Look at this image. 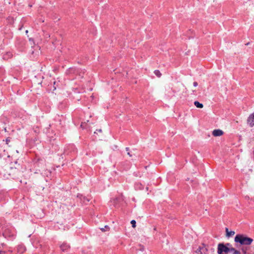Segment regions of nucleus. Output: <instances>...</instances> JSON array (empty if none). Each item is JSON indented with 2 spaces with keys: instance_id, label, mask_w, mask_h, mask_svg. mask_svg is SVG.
I'll return each instance as SVG.
<instances>
[{
  "instance_id": "obj_1",
  "label": "nucleus",
  "mask_w": 254,
  "mask_h": 254,
  "mask_svg": "<svg viewBox=\"0 0 254 254\" xmlns=\"http://www.w3.org/2000/svg\"><path fill=\"white\" fill-rule=\"evenodd\" d=\"M20 172V166L16 162L11 163L4 171V176L7 179H15Z\"/></svg>"
},
{
  "instance_id": "obj_2",
  "label": "nucleus",
  "mask_w": 254,
  "mask_h": 254,
  "mask_svg": "<svg viewBox=\"0 0 254 254\" xmlns=\"http://www.w3.org/2000/svg\"><path fill=\"white\" fill-rule=\"evenodd\" d=\"M235 242L241 245H250L253 242V239L244 235L238 234L235 238Z\"/></svg>"
},
{
  "instance_id": "obj_3",
  "label": "nucleus",
  "mask_w": 254,
  "mask_h": 254,
  "mask_svg": "<svg viewBox=\"0 0 254 254\" xmlns=\"http://www.w3.org/2000/svg\"><path fill=\"white\" fill-rule=\"evenodd\" d=\"M230 248L223 243H219L218 245L217 253L218 254H228L230 252Z\"/></svg>"
},
{
  "instance_id": "obj_4",
  "label": "nucleus",
  "mask_w": 254,
  "mask_h": 254,
  "mask_svg": "<svg viewBox=\"0 0 254 254\" xmlns=\"http://www.w3.org/2000/svg\"><path fill=\"white\" fill-rule=\"evenodd\" d=\"M207 251V248L206 247L205 245L202 244L201 246L198 247L195 252L197 254H206Z\"/></svg>"
},
{
  "instance_id": "obj_5",
  "label": "nucleus",
  "mask_w": 254,
  "mask_h": 254,
  "mask_svg": "<svg viewBox=\"0 0 254 254\" xmlns=\"http://www.w3.org/2000/svg\"><path fill=\"white\" fill-rule=\"evenodd\" d=\"M247 123L250 127L254 126V112L250 115L247 120Z\"/></svg>"
},
{
  "instance_id": "obj_6",
  "label": "nucleus",
  "mask_w": 254,
  "mask_h": 254,
  "mask_svg": "<svg viewBox=\"0 0 254 254\" xmlns=\"http://www.w3.org/2000/svg\"><path fill=\"white\" fill-rule=\"evenodd\" d=\"M223 133L224 132L220 129H214L212 133L214 136H220L222 135Z\"/></svg>"
},
{
  "instance_id": "obj_7",
  "label": "nucleus",
  "mask_w": 254,
  "mask_h": 254,
  "mask_svg": "<svg viewBox=\"0 0 254 254\" xmlns=\"http://www.w3.org/2000/svg\"><path fill=\"white\" fill-rule=\"evenodd\" d=\"M226 236L230 237L235 234V232L233 231H229L228 228H226Z\"/></svg>"
},
{
  "instance_id": "obj_8",
  "label": "nucleus",
  "mask_w": 254,
  "mask_h": 254,
  "mask_svg": "<svg viewBox=\"0 0 254 254\" xmlns=\"http://www.w3.org/2000/svg\"><path fill=\"white\" fill-rule=\"evenodd\" d=\"M69 248V246L66 244H63L61 246V249L63 252L67 251Z\"/></svg>"
},
{
  "instance_id": "obj_9",
  "label": "nucleus",
  "mask_w": 254,
  "mask_h": 254,
  "mask_svg": "<svg viewBox=\"0 0 254 254\" xmlns=\"http://www.w3.org/2000/svg\"><path fill=\"white\" fill-rule=\"evenodd\" d=\"M12 56L11 53L7 52L5 54H4L3 56V58L4 60H8L9 58H11Z\"/></svg>"
},
{
  "instance_id": "obj_10",
  "label": "nucleus",
  "mask_w": 254,
  "mask_h": 254,
  "mask_svg": "<svg viewBox=\"0 0 254 254\" xmlns=\"http://www.w3.org/2000/svg\"><path fill=\"white\" fill-rule=\"evenodd\" d=\"M194 104L197 108H202L203 107V105L202 103H200L199 102L196 101L194 102Z\"/></svg>"
},
{
  "instance_id": "obj_11",
  "label": "nucleus",
  "mask_w": 254,
  "mask_h": 254,
  "mask_svg": "<svg viewBox=\"0 0 254 254\" xmlns=\"http://www.w3.org/2000/svg\"><path fill=\"white\" fill-rule=\"evenodd\" d=\"M110 228L108 225H105L104 228H101L100 230L102 232H106V231H109L110 230Z\"/></svg>"
},
{
  "instance_id": "obj_12",
  "label": "nucleus",
  "mask_w": 254,
  "mask_h": 254,
  "mask_svg": "<svg viewBox=\"0 0 254 254\" xmlns=\"http://www.w3.org/2000/svg\"><path fill=\"white\" fill-rule=\"evenodd\" d=\"M230 252H233V254H241V253L240 251L236 250L233 248H230Z\"/></svg>"
},
{
  "instance_id": "obj_13",
  "label": "nucleus",
  "mask_w": 254,
  "mask_h": 254,
  "mask_svg": "<svg viewBox=\"0 0 254 254\" xmlns=\"http://www.w3.org/2000/svg\"><path fill=\"white\" fill-rule=\"evenodd\" d=\"M154 73L158 77H160L162 75L161 73L159 70H155Z\"/></svg>"
},
{
  "instance_id": "obj_14",
  "label": "nucleus",
  "mask_w": 254,
  "mask_h": 254,
  "mask_svg": "<svg viewBox=\"0 0 254 254\" xmlns=\"http://www.w3.org/2000/svg\"><path fill=\"white\" fill-rule=\"evenodd\" d=\"M130 223L131 224L133 228H135L136 227V221L134 220H131Z\"/></svg>"
},
{
  "instance_id": "obj_15",
  "label": "nucleus",
  "mask_w": 254,
  "mask_h": 254,
  "mask_svg": "<svg viewBox=\"0 0 254 254\" xmlns=\"http://www.w3.org/2000/svg\"><path fill=\"white\" fill-rule=\"evenodd\" d=\"M126 151H127V155H128L129 156L131 157V156H132V155H131V154L130 153V152H129V148L128 147H126Z\"/></svg>"
},
{
  "instance_id": "obj_16",
  "label": "nucleus",
  "mask_w": 254,
  "mask_h": 254,
  "mask_svg": "<svg viewBox=\"0 0 254 254\" xmlns=\"http://www.w3.org/2000/svg\"><path fill=\"white\" fill-rule=\"evenodd\" d=\"M10 139H11V138H10V137H7V138H6V139H5V142H6V144H7V145H8V143L10 142Z\"/></svg>"
},
{
  "instance_id": "obj_17",
  "label": "nucleus",
  "mask_w": 254,
  "mask_h": 254,
  "mask_svg": "<svg viewBox=\"0 0 254 254\" xmlns=\"http://www.w3.org/2000/svg\"><path fill=\"white\" fill-rule=\"evenodd\" d=\"M193 85L194 87H196L198 85V83L197 82H194Z\"/></svg>"
},
{
  "instance_id": "obj_18",
  "label": "nucleus",
  "mask_w": 254,
  "mask_h": 254,
  "mask_svg": "<svg viewBox=\"0 0 254 254\" xmlns=\"http://www.w3.org/2000/svg\"><path fill=\"white\" fill-rule=\"evenodd\" d=\"M225 245L228 246L229 248H230V247L231 246V244L230 243H227L226 244H225Z\"/></svg>"
},
{
  "instance_id": "obj_19",
  "label": "nucleus",
  "mask_w": 254,
  "mask_h": 254,
  "mask_svg": "<svg viewBox=\"0 0 254 254\" xmlns=\"http://www.w3.org/2000/svg\"><path fill=\"white\" fill-rule=\"evenodd\" d=\"M5 252L4 251H0V254H5Z\"/></svg>"
},
{
  "instance_id": "obj_20",
  "label": "nucleus",
  "mask_w": 254,
  "mask_h": 254,
  "mask_svg": "<svg viewBox=\"0 0 254 254\" xmlns=\"http://www.w3.org/2000/svg\"><path fill=\"white\" fill-rule=\"evenodd\" d=\"M243 252L245 254L246 253V250L244 249H242Z\"/></svg>"
},
{
  "instance_id": "obj_21",
  "label": "nucleus",
  "mask_w": 254,
  "mask_h": 254,
  "mask_svg": "<svg viewBox=\"0 0 254 254\" xmlns=\"http://www.w3.org/2000/svg\"><path fill=\"white\" fill-rule=\"evenodd\" d=\"M11 251H8V252L6 253V254H11Z\"/></svg>"
},
{
  "instance_id": "obj_22",
  "label": "nucleus",
  "mask_w": 254,
  "mask_h": 254,
  "mask_svg": "<svg viewBox=\"0 0 254 254\" xmlns=\"http://www.w3.org/2000/svg\"><path fill=\"white\" fill-rule=\"evenodd\" d=\"M96 131H99L100 132H102V129H100L99 130H97Z\"/></svg>"
},
{
  "instance_id": "obj_23",
  "label": "nucleus",
  "mask_w": 254,
  "mask_h": 254,
  "mask_svg": "<svg viewBox=\"0 0 254 254\" xmlns=\"http://www.w3.org/2000/svg\"><path fill=\"white\" fill-rule=\"evenodd\" d=\"M81 126V127L84 128V127H83V123H82V124H81V126Z\"/></svg>"
},
{
  "instance_id": "obj_24",
  "label": "nucleus",
  "mask_w": 254,
  "mask_h": 254,
  "mask_svg": "<svg viewBox=\"0 0 254 254\" xmlns=\"http://www.w3.org/2000/svg\"><path fill=\"white\" fill-rule=\"evenodd\" d=\"M26 33H28V30H26Z\"/></svg>"
}]
</instances>
